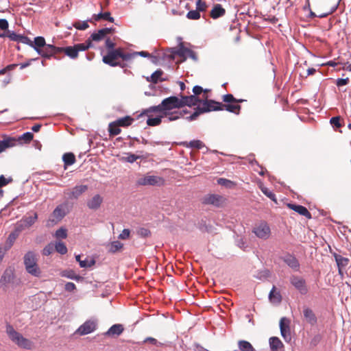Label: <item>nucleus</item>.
Returning <instances> with one entry per match:
<instances>
[{
	"mask_svg": "<svg viewBox=\"0 0 351 351\" xmlns=\"http://www.w3.org/2000/svg\"><path fill=\"white\" fill-rule=\"evenodd\" d=\"M53 216L58 220H61L65 215L66 212L62 205L58 206L53 211Z\"/></svg>",
	"mask_w": 351,
	"mask_h": 351,
	"instance_id": "473e14b6",
	"label": "nucleus"
},
{
	"mask_svg": "<svg viewBox=\"0 0 351 351\" xmlns=\"http://www.w3.org/2000/svg\"><path fill=\"white\" fill-rule=\"evenodd\" d=\"M291 284L302 295H306L308 289L306 280L301 276L293 275L290 277Z\"/></svg>",
	"mask_w": 351,
	"mask_h": 351,
	"instance_id": "6e6552de",
	"label": "nucleus"
},
{
	"mask_svg": "<svg viewBox=\"0 0 351 351\" xmlns=\"http://www.w3.org/2000/svg\"><path fill=\"white\" fill-rule=\"evenodd\" d=\"M19 235V234L14 230V231L9 234L5 243V247H3V249H7V251L10 249Z\"/></svg>",
	"mask_w": 351,
	"mask_h": 351,
	"instance_id": "2f4dec72",
	"label": "nucleus"
},
{
	"mask_svg": "<svg viewBox=\"0 0 351 351\" xmlns=\"http://www.w3.org/2000/svg\"><path fill=\"white\" fill-rule=\"evenodd\" d=\"M27 228H28L26 226V225L24 223H23V221L21 219L16 223L14 230L19 234H20L23 230Z\"/></svg>",
	"mask_w": 351,
	"mask_h": 351,
	"instance_id": "5fc2aeb1",
	"label": "nucleus"
},
{
	"mask_svg": "<svg viewBox=\"0 0 351 351\" xmlns=\"http://www.w3.org/2000/svg\"><path fill=\"white\" fill-rule=\"evenodd\" d=\"M269 300L273 302H280L282 300V296L280 293V292L276 291V287L274 286L270 291L269 295Z\"/></svg>",
	"mask_w": 351,
	"mask_h": 351,
	"instance_id": "f704fd0d",
	"label": "nucleus"
},
{
	"mask_svg": "<svg viewBox=\"0 0 351 351\" xmlns=\"http://www.w3.org/2000/svg\"><path fill=\"white\" fill-rule=\"evenodd\" d=\"M6 332L10 339L19 347L27 350H32L34 348L33 343L28 339L25 338L21 334L14 330L11 325L6 327Z\"/></svg>",
	"mask_w": 351,
	"mask_h": 351,
	"instance_id": "7ed1b4c3",
	"label": "nucleus"
},
{
	"mask_svg": "<svg viewBox=\"0 0 351 351\" xmlns=\"http://www.w3.org/2000/svg\"><path fill=\"white\" fill-rule=\"evenodd\" d=\"M87 190V185H77L70 190L65 191L64 194L67 195L69 199H77Z\"/></svg>",
	"mask_w": 351,
	"mask_h": 351,
	"instance_id": "2eb2a0df",
	"label": "nucleus"
},
{
	"mask_svg": "<svg viewBox=\"0 0 351 351\" xmlns=\"http://www.w3.org/2000/svg\"><path fill=\"white\" fill-rule=\"evenodd\" d=\"M45 39L43 36H37L34 38V42H32V47L34 48L36 52L38 53L46 45Z\"/></svg>",
	"mask_w": 351,
	"mask_h": 351,
	"instance_id": "bb28decb",
	"label": "nucleus"
},
{
	"mask_svg": "<svg viewBox=\"0 0 351 351\" xmlns=\"http://www.w3.org/2000/svg\"><path fill=\"white\" fill-rule=\"evenodd\" d=\"M19 43L27 44V45H29L30 47H32V41L28 37L25 36L23 35H21Z\"/></svg>",
	"mask_w": 351,
	"mask_h": 351,
	"instance_id": "338daca9",
	"label": "nucleus"
},
{
	"mask_svg": "<svg viewBox=\"0 0 351 351\" xmlns=\"http://www.w3.org/2000/svg\"><path fill=\"white\" fill-rule=\"evenodd\" d=\"M134 119L130 116H125L124 117L118 119L115 121L116 123L119 127H128L132 124Z\"/></svg>",
	"mask_w": 351,
	"mask_h": 351,
	"instance_id": "7c9ffc66",
	"label": "nucleus"
},
{
	"mask_svg": "<svg viewBox=\"0 0 351 351\" xmlns=\"http://www.w3.org/2000/svg\"><path fill=\"white\" fill-rule=\"evenodd\" d=\"M226 14V10L222 7L221 4L214 5L213 9L210 12V16L212 19H216L219 17L224 16Z\"/></svg>",
	"mask_w": 351,
	"mask_h": 351,
	"instance_id": "5701e85b",
	"label": "nucleus"
},
{
	"mask_svg": "<svg viewBox=\"0 0 351 351\" xmlns=\"http://www.w3.org/2000/svg\"><path fill=\"white\" fill-rule=\"evenodd\" d=\"M135 54H129L124 52L122 48H117L109 50L106 56L102 58V61L110 66H120L125 68L127 64L124 62L130 61L134 59Z\"/></svg>",
	"mask_w": 351,
	"mask_h": 351,
	"instance_id": "f03ea898",
	"label": "nucleus"
},
{
	"mask_svg": "<svg viewBox=\"0 0 351 351\" xmlns=\"http://www.w3.org/2000/svg\"><path fill=\"white\" fill-rule=\"evenodd\" d=\"M349 82H350V80L348 77H346L345 79L339 78L337 80L336 85L339 87L345 86V85H347L349 83Z\"/></svg>",
	"mask_w": 351,
	"mask_h": 351,
	"instance_id": "0e129e2a",
	"label": "nucleus"
},
{
	"mask_svg": "<svg viewBox=\"0 0 351 351\" xmlns=\"http://www.w3.org/2000/svg\"><path fill=\"white\" fill-rule=\"evenodd\" d=\"M14 278V271L11 269H7L4 271L0 279V284L1 286L6 287L11 283Z\"/></svg>",
	"mask_w": 351,
	"mask_h": 351,
	"instance_id": "aec40b11",
	"label": "nucleus"
},
{
	"mask_svg": "<svg viewBox=\"0 0 351 351\" xmlns=\"http://www.w3.org/2000/svg\"><path fill=\"white\" fill-rule=\"evenodd\" d=\"M62 160L64 161L65 166L72 165L76 161L75 156L74 154H73L71 152L64 154L62 156Z\"/></svg>",
	"mask_w": 351,
	"mask_h": 351,
	"instance_id": "72a5a7b5",
	"label": "nucleus"
},
{
	"mask_svg": "<svg viewBox=\"0 0 351 351\" xmlns=\"http://www.w3.org/2000/svg\"><path fill=\"white\" fill-rule=\"evenodd\" d=\"M186 55H189L191 57L194 56V53L192 50L185 48L183 46H181L179 49H173L171 51V53L170 55V58L171 59H175L176 56H178L181 58L180 62H183L186 59Z\"/></svg>",
	"mask_w": 351,
	"mask_h": 351,
	"instance_id": "4468645a",
	"label": "nucleus"
},
{
	"mask_svg": "<svg viewBox=\"0 0 351 351\" xmlns=\"http://www.w3.org/2000/svg\"><path fill=\"white\" fill-rule=\"evenodd\" d=\"M55 250V246L53 243L47 245L43 250V254L45 256L50 255Z\"/></svg>",
	"mask_w": 351,
	"mask_h": 351,
	"instance_id": "09e8293b",
	"label": "nucleus"
},
{
	"mask_svg": "<svg viewBox=\"0 0 351 351\" xmlns=\"http://www.w3.org/2000/svg\"><path fill=\"white\" fill-rule=\"evenodd\" d=\"M205 99L206 101L203 103L202 106H198L195 109V112L188 118L189 120H195L199 114L213 110H226L230 112L239 114L241 108L239 104H237L235 103L222 104L212 99H207L206 96L205 97Z\"/></svg>",
	"mask_w": 351,
	"mask_h": 351,
	"instance_id": "f257e3e1",
	"label": "nucleus"
},
{
	"mask_svg": "<svg viewBox=\"0 0 351 351\" xmlns=\"http://www.w3.org/2000/svg\"><path fill=\"white\" fill-rule=\"evenodd\" d=\"M130 234V231L129 229H123L122 232L119 235V239H127L129 238Z\"/></svg>",
	"mask_w": 351,
	"mask_h": 351,
	"instance_id": "69168bd1",
	"label": "nucleus"
},
{
	"mask_svg": "<svg viewBox=\"0 0 351 351\" xmlns=\"http://www.w3.org/2000/svg\"><path fill=\"white\" fill-rule=\"evenodd\" d=\"M123 243L119 241L111 242L108 245V251L110 253H116L123 248Z\"/></svg>",
	"mask_w": 351,
	"mask_h": 351,
	"instance_id": "e433bc0d",
	"label": "nucleus"
},
{
	"mask_svg": "<svg viewBox=\"0 0 351 351\" xmlns=\"http://www.w3.org/2000/svg\"><path fill=\"white\" fill-rule=\"evenodd\" d=\"M161 104L162 108V113L168 112L173 109H180L183 107V104L181 102L180 99L176 96H171L164 99Z\"/></svg>",
	"mask_w": 351,
	"mask_h": 351,
	"instance_id": "0eeeda50",
	"label": "nucleus"
},
{
	"mask_svg": "<svg viewBox=\"0 0 351 351\" xmlns=\"http://www.w3.org/2000/svg\"><path fill=\"white\" fill-rule=\"evenodd\" d=\"M287 206L298 213V214L306 217L307 219H311L312 216L311 213L307 210V208L302 205H297L293 204H288Z\"/></svg>",
	"mask_w": 351,
	"mask_h": 351,
	"instance_id": "412c9836",
	"label": "nucleus"
},
{
	"mask_svg": "<svg viewBox=\"0 0 351 351\" xmlns=\"http://www.w3.org/2000/svg\"><path fill=\"white\" fill-rule=\"evenodd\" d=\"M204 91V89L200 86H195L193 88V93H194V95L198 97L199 95L202 93Z\"/></svg>",
	"mask_w": 351,
	"mask_h": 351,
	"instance_id": "774afa93",
	"label": "nucleus"
},
{
	"mask_svg": "<svg viewBox=\"0 0 351 351\" xmlns=\"http://www.w3.org/2000/svg\"><path fill=\"white\" fill-rule=\"evenodd\" d=\"M217 183L219 185L226 186V188H229V189H231L235 186V184L232 181L228 180L226 178H219L217 180Z\"/></svg>",
	"mask_w": 351,
	"mask_h": 351,
	"instance_id": "c03bdc74",
	"label": "nucleus"
},
{
	"mask_svg": "<svg viewBox=\"0 0 351 351\" xmlns=\"http://www.w3.org/2000/svg\"><path fill=\"white\" fill-rule=\"evenodd\" d=\"M186 113V110L182 111H169L168 112L162 113L163 117H167L169 121H173L178 120L182 117Z\"/></svg>",
	"mask_w": 351,
	"mask_h": 351,
	"instance_id": "393cba45",
	"label": "nucleus"
},
{
	"mask_svg": "<svg viewBox=\"0 0 351 351\" xmlns=\"http://www.w3.org/2000/svg\"><path fill=\"white\" fill-rule=\"evenodd\" d=\"M103 202V198L98 194L94 195L87 202V206L90 209L97 210L98 209Z\"/></svg>",
	"mask_w": 351,
	"mask_h": 351,
	"instance_id": "b1692460",
	"label": "nucleus"
},
{
	"mask_svg": "<svg viewBox=\"0 0 351 351\" xmlns=\"http://www.w3.org/2000/svg\"><path fill=\"white\" fill-rule=\"evenodd\" d=\"M285 263L295 271L300 269V263L298 260L291 254H287L280 258Z\"/></svg>",
	"mask_w": 351,
	"mask_h": 351,
	"instance_id": "f3484780",
	"label": "nucleus"
},
{
	"mask_svg": "<svg viewBox=\"0 0 351 351\" xmlns=\"http://www.w3.org/2000/svg\"><path fill=\"white\" fill-rule=\"evenodd\" d=\"M202 203L204 204H210L219 207L225 203V199L219 195L208 194L203 197Z\"/></svg>",
	"mask_w": 351,
	"mask_h": 351,
	"instance_id": "9d476101",
	"label": "nucleus"
},
{
	"mask_svg": "<svg viewBox=\"0 0 351 351\" xmlns=\"http://www.w3.org/2000/svg\"><path fill=\"white\" fill-rule=\"evenodd\" d=\"M124 330V328L123 325L117 324L112 325L108 330L106 332V335L114 336V335H120Z\"/></svg>",
	"mask_w": 351,
	"mask_h": 351,
	"instance_id": "cd10ccee",
	"label": "nucleus"
},
{
	"mask_svg": "<svg viewBox=\"0 0 351 351\" xmlns=\"http://www.w3.org/2000/svg\"><path fill=\"white\" fill-rule=\"evenodd\" d=\"M238 346L241 351H255L252 345L245 340H240L238 342Z\"/></svg>",
	"mask_w": 351,
	"mask_h": 351,
	"instance_id": "c9c22d12",
	"label": "nucleus"
},
{
	"mask_svg": "<svg viewBox=\"0 0 351 351\" xmlns=\"http://www.w3.org/2000/svg\"><path fill=\"white\" fill-rule=\"evenodd\" d=\"M120 127L116 123L115 121L111 122L108 125V132L110 136H117L121 132Z\"/></svg>",
	"mask_w": 351,
	"mask_h": 351,
	"instance_id": "58836bf2",
	"label": "nucleus"
},
{
	"mask_svg": "<svg viewBox=\"0 0 351 351\" xmlns=\"http://www.w3.org/2000/svg\"><path fill=\"white\" fill-rule=\"evenodd\" d=\"M181 102L183 104V107L185 106H195L197 104L202 103V100L195 95H190V96H182L180 99Z\"/></svg>",
	"mask_w": 351,
	"mask_h": 351,
	"instance_id": "4be33fe9",
	"label": "nucleus"
},
{
	"mask_svg": "<svg viewBox=\"0 0 351 351\" xmlns=\"http://www.w3.org/2000/svg\"><path fill=\"white\" fill-rule=\"evenodd\" d=\"M94 19L95 21H99L101 19H104L108 21L109 22L113 23L114 19L111 16V14L109 12H106L104 13H99L98 14L94 15Z\"/></svg>",
	"mask_w": 351,
	"mask_h": 351,
	"instance_id": "4c0bfd02",
	"label": "nucleus"
},
{
	"mask_svg": "<svg viewBox=\"0 0 351 351\" xmlns=\"http://www.w3.org/2000/svg\"><path fill=\"white\" fill-rule=\"evenodd\" d=\"M162 74L163 71L160 69H158L154 72L149 77H147V80L148 82L156 84Z\"/></svg>",
	"mask_w": 351,
	"mask_h": 351,
	"instance_id": "a19ab883",
	"label": "nucleus"
},
{
	"mask_svg": "<svg viewBox=\"0 0 351 351\" xmlns=\"http://www.w3.org/2000/svg\"><path fill=\"white\" fill-rule=\"evenodd\" d=\"M55 250L60 254H65L67 252V247L62 241H58L54 244Z\"/></svg>",
	"mask_w": 351,
	"mask_h": 351,
	"instance_id": "79ce46f5",
	"label": "nucleus"
},
{
	"mask_svg": "<svg viewBox=\"0 0 351 351\" xmlns=\"http://www.w3.org/2000/svg\"><path fill=\"white\" fill-rule=\"evenodd\" d=\"M37 219L38 214L35 212L32 213V215H25L21 219L23 223H24L28 228H30Z\"/></svg>",
	"mask_w": 351,
	"mask_h": 351,
	"instance_id": "c756f323",
	"label": "nucleus"
},
{
	"mask_svg": "<svg viewBox=\"0 0 351 351\" xmlns=\"http://www.w3.org/2000/svg\"><path fill=\"white\" fill-rule=\"evenodd\" d=\"M262 192L269 199L273 201H276V195L271 191H270L268 189L264 187L261 189Z\"/></svg>",
	"mask_w": 351,
	"mask_h": 351,
	"instance_id": "13d9d810",
	"label": "nucleus"
},
{
	"mask_svg": "<svg viewBox=\"0 0 351 351\" xmlns=\"http://www.w3.org/2000/svg\"><path fill=\"white\" fill-rule=\"evenodd\" d=\"M97 321L95 319H88L77 328L76 333L80 335L90 334L97 329Z\"/></svg>",
	"mask_w": 351,
	"mask_h": 351,
	"instance_id": "1a4fd4ad",
	"label": "nucleus"
},
{
	"mask_svg": "<svg viewBox=\"0 0 351 351\" xmlns=\"http://www.w3.org/2000/svg\"><path fill=\"white\" fill-rule=\"evenodd\" d=\"M186 147L199 149L202 148L203 147H204V144L202 141H201L199 140H193V141H190L189 143H187Z\"/></svg>",
	"mask_w": 351,
	"mask_h": 351,
	"instance_id": "a18cd8bd",
	"label": "nucleus"
},
{
	"mask_svg": "<svg viewBox=\"0 0 351 351\" xmlns=\"http://www.w3.org/2000/svg\"><path fill=\"white\" fill-rule=\"evenodd\" d=\"M7 37H8L11 40L19 42L21 34H17L14 32H10L8 31L7 33Z\"/></svg>",
	"mask_w": 351,
	"mask_h": 351,
	"instance_id": "bf43d9fd",
	"label": "nucleus"
},
{
	"mask_svg": "<svg viewBox=\"0 0 351 351\" xmlns=\"http://www.w3.org/2000/svg\"><path fill=\"white\" fill-rule=\"evenodd\" d=\"M90 45L86 43H79L73 46H69L66 47H60V53H64L66 56L71 59H76L78 57L80 51H84L87 50Z\"/></svg>",
	"mask_w": 351,
	"mask_h": 351,
	"instance_id": "39448f33",
	"label": "nucleus"
},
{
	"mask_svg": "<svg viewBox=\"0 0 351 351\" xmlns=\"http://www.w3.org/2000/svg\"><path fill=\"white\" fill-rule=\"evenodd\" d=\"M303 315L305 321L312 326L317 324V319L313 311L308 307L303 308Z\"/></svg>",
	"mask_w": 351,
	"mask_h": 351,
	"instance_id": "6ab92c4d",
	"label": "nucleus"
},
{
	"mask_svg": "<svg viewBox=\"0 0 351 351\" xmlns=\"http://www.w3.org/2000/svg\"><path fill=\"white\" fill-rule=\"evenodd\" d=\"M165 183V179L157 176L145 175L136 180L138 186H163Z\"/></svg>",
	"mask_w": 351,
	"mask_h": 351,
	"instance_id": "423d86ee",
	"label": "nucleus"
},
{
	"mask_svg": "<svg viewBox=\"0 0 351 351\" xmlns=\"http://www.w3.org/2000/svg\"><path fill=\"white\" fill-rule=\"evenodd\" d=\"M245 100L241 99H236L232 94H226L223 96V101L224 103H235L239 104L243 102Z\"/></svg>",
	"mask_w": 351,
	"mask_h": 351,
	"instance_id": "ea45409f",
	"label": "nucleus"
},
{
	"mask_svg": "<svg viewBox=\"0 0 351 351\" xmlns=\"http://www.w3.org/2000/svg\"><path fill=\"white\" fill-rule=\"evenodd\" d=\"M139 158L140 156H138L134 154H128L127 157L123 158V160L125 162L132 163Z\"/></svg>",
	"mask_w": 351,
	"mask_h": 351,
	"instance_id": "4d7b16f0",
	"label": "nucleus"
},
{
	"mask_svg": "<svg viewBox=\"0 0 351 351\" xmlns=\"http://www.w3.org/2000/svg\"><path fill=\"white\" fill-rule=\"evenodd\" d=\"M114 32V28L110 27V28H103L99 30H98L97 32H95L91 34L90 38L93 40L99 42L101 40H103L106 35L112 34Z\"/></svg>",
	"mask_w": 351,
	"mask_h": 351,
	"instance_id": "a211bd4d",
	"label": "nucleus"
},
{
	"mask_svg": "<svg viewBox=\"0 0 351 351\" xmlns=\"http://www.w3.org/2000/svg\"><path fill=\"white\" fill-rule=\"evenodd\" d=\"M17 141L14 138H5L0 140V153L5 151L6 149L14 147L16 145Z\"/></svg>",
	"mask_w": 351,
	"mask_h": 351,
	"instance_id": "a878e982",
	"label": "nucleus"
},
{
	"mask_svg": "<svg viewBox=\"0 0 351 351\" xmlns=\"http://www.w3.org/2000/svg\"><path fill=\"white\" fill-rule=\"evenodd\" d=\"M208 8L206 3L202 0L196 1V10L200 12H205Z\"/></svg>",
	"mask_w": 351,
	"mask_h": 351,
	"instance_id": "de8ad7c7",
	"label": "nucleus"
},
{
	"mask_svg": "<svg viewBox=\"0 0 351 351\" xmlns=\"http://www.w3.org/2000/svg\"><path fill=\"white\" fill-rule=\"evenodd\" d=\"M280 333L285 341L289 342L291 339L290 330V320L287 317H282L280 320Z\"/></svg>",
	"mask_w": 351,
	"mask_h": 351,
	"instance_id": "f8f14e48",
	"label": "nucleus"
},
{
	"mask_svg": "<svg viewBox=\"0 0 351 351\" xmlns=\"http://www.w3.org/2000/svg\"><path fill=\"white\" fill-rule=\"evenodd\" d=\"M34 138V134L32 132H27L24 133L19 137V140L23 141L25 143H29Z\"/></svg>",
	"mask_w": 351,
	"mask_h": 351,
	"instance_id": "6e6d98bb",
	"label": "nucleus"
},
{
	"mask_svg": "<svg viewBox=\"0 0 351 351\" xmlns=\"http://www.w3.org/2000/svg\"><path fill=\"white\" fill-rule=\"evenodd\" d=\"M253 232L260 239H267L270 236V228L265 222H261L254 228Z\"/></svg>",
	"mask_w": 351,
	"mask_h": 351,
	"instance_id": "ddd939ff",
	"label": "nucleus"
},
{
	"mask_svg": "<svg viewBox=\"0 0 351 351\" xmlns=\"http://www.w3.org/2000/svg\"><path fill=\"white\" fill-rule=\"evenodd\" d=\"M138 234L142 237H148L151 235V232L146 228H141L138 230Z\"/></svg>",
	"mask_w": 351,
	"mask_h": 351,
	"instance_id": "e2e57ef3",
	"label": "nucleus"
},
{
	"mask_svg": "<svg viewBox=\"0 0 351 351\" xmlns=\"http://www.w3.org/2000/svg\"><path fill=\"white\" fill-rule=\"evenodd\" d=\"M12 182V178H5L3 175L0 176V188L6 186Z\"/></svg>",
	"mask_w": 351,
	"mask_h": 351,
	"instance_id": "052dcab7",
	"label": "nucleus"
},
{
	"mask_svg": "<svg viewBox=\"0 0 351 351\" xmlns=\"http://www.w3.org/2000/svg\"><path fill=\"white\" fill-rule=\"evenodd\" d=\"M269 346L271 351H278L279 349L284 347L282 342L278 337H272L269 340Z\"/></svg>",
	"mask_w": 351,
	"mask_h": 351,
	"instance_id": "c85d7f7f",
	"label": "nucleus"
},
{
	"mask_svg": "<svg viewBox=\"0 0 351 351\" xmlns=\"http://www.w3.org/2000/svg\"><path fill=\"white\" fill-rule=\"evenodd\" d=\"M162 117H163L162 114H161L159 117H154V118L149 117L147 119V124L149 126H157V125H159L161 123V122H162V119H161Z\"/></svg>",
	"mask_w": 351,
	"mask_h": 351,
	"instance_id": "37998d69",
	"label": "nucleus"
},
{
	"mask_svg": "<svg viewBox=\"0 0 351 351\" xmlns=\"http://www.w3.org/2000/svg\"><path fill=\"white\" fill-rule=\"evenodd\" d=\"M152 112H160L161 114H162V108L161 107V104L158 106L149 107V108L146 109L143 113L147 114Z\"/></svg>",
	"mask_w": 351,
	"mask_h": 351,
	"instance_id": "49530a36",
	"label": "nucleus"
},
{
	"mask_svg": "<svg viewBox=\"0 0 351 351\" xmlns=\"http://www.w3.org/2000/svg\"><path fill=\"white\" fill-rule=\"evenodd\" d=\"M60 47H56L53 45H46L45 47L38 51V54L47 59H50L51 57L58 59L56 55L60 53Z\"/></svg>",
	"mask_w": 351,
	"mask_h": 351,
	"instance_id": "9b49d317",
	"label": "nucleus"
},
{
	"mask_svg": "<svg viewBox=\"0 0 351 351\" xmlns=\"http://www.w3.org/2000/svg\"><path fill=\"white\" fill-rule=\"evenodd\" d=\"M186 17L191 20H197L200 19V13L197 10H191L187 14Z\"/></svg>",
	"mask_w": 351,
	"mask_h": 351,
	"instance_id": "864d4df0",
	"label": "nucleus"
},
{
	"mask_svg": "<svg viewBox=\"0 0 351 351\" xmlns=\"http://www.w3.org/2000/svg\"><path fill=\"white\" fill-rule=\"evenodd\" d=\"M24 265L26 271L31 275L39 277L41 271L37 264V258L33 252H28L24 256Z\"/></svg>",
	"mask_w": 351,
	"mask_h": 351,
	"instance_id": "20e7f679",
	"label": "nucleus"
},
{
	"mask_svg": "<svg viewBox=\"0 0 351 351\" xmlns=\"http://www.w3.org/2000/svg\"><path fill=\"white\" fill-rule=\"evenodd\" d=\"M330 123L335 128H339L342 126L341 117L339 116L332 117L330 120Z\"/></svg>",
	"mask_w": 351,
	"mask_h": 351,
	"instance_id": "8fccbe9b",
	"label": "nucleus"
},
{
	"mask_svg": "<svg viewBox=\"0 0 351 351\" xmlns=\"http://www.w3.org/2000/svg\"><path fill=\"white\" fill-rule=\"evenodd\" d=\"M73 26L80 30H85L86 29L89 25L87 23V21H76L73 23Z\"/></svg>",
	"mask_w": 351,
	"mask_h": 351,
	"instance_id": "603ef678",
	"label": "nucleus"
},
{
	"mask_svg": "<svg viewBox=\"0 0 351 351\" xmlns=\"http://www.w3.org/2000/svg\"><path fill=\"white\" fill-rule=\"evenodd\" d=\"M333 256L335 257V261L337 263L338 267V272L341 278L343 277V271L344 269L349 264L350 259L346 257L342 256L340 254L337 253H334Z\"/></svg>",
	"mask_w": 351,
	"mask_h": 351,
	"instance_id": "dca6fc26",
	"label": "nucleus"
},
{
	"mask_svg": "<svg viewBox=\"0 0 351 351\" xmlns=\"http://www.w3.org/2000/svg\"><path fill=\"white\" fill-rule=\"evenodd\" d=\"M55 237L56 239H66L67 237V231L65 228H60L56 231Z\"/></svg>",
	"mask_w": 351,
	"mask_h": 351,
	"instance_id": "3c124183",
	"label": "nucleus"
},
{
	"mask_svg": "<svg viewBox=\"0 0 351 351\" xmlns=\"http://www.w3.org/2000/svg\"><path fill=\"white\" fill-rule=\"evenodd\" d=\"M95 261L94 260H91L90 262H88L86 260H84V261H80L79 264L81 267L86 268V267H92L93 265H95Z\"/></svg>",
	"mask_w": 351,
	"mask_h": 351,
	"instance_id": "680f3d73",
	"label": "nucleus"
}]
</instances>
